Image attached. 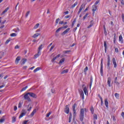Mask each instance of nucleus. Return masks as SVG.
Instances as JSON below:
<instances>
[{"instance_id":"obj_57","label":"nucleus","mask_w":124,"mask_h":124,"mask_svg":"<svg viewBox=\"0 0 124 124\" xmlns=\"http://www.w3.org/2000/svg\"><path fill=\"white\" fill-rule=\"evenodd\" d=\"M88 66H86L84 69V72H86L87 71H88Z\"/></svg>"},{"instance_id":"obj_37","label":"nucleus","mask_w":124,"mask_h":124,"mask_svg":"<svg viewBox=\"0 0 124 124\" xmlns=\"http://www.w3.org/2000/svg\"><path fill=\"white\" fill-rule=\"evenodd\" d=\"M38 35H39V34L38 33H37L35 34L34 35H33L32 37L33 38H36V37H37L38 36Z\"/></svg>"},{"instance_id":"obj_16","label":"nucleus","mask_w":124,"mask_h":124,"mask_svg":"<svg viewBox=\"0 0 124 124\" xmlns=\"http://www.w3.org/2000/svg\"><path fill=\"white\" fill-rule=\"evenodd\" d=\"M108 87H111V78H108Z\"/></svg>"},{"instance_id":"obj_1","label":"nucleus","mask_w":124,"mask_h":124,"mask_svg":"<svg viewBox=\"0 0 124 124\" xmlns=\"http://www.w3.org/2000/svg\"><path fill=\"white\" fill-rule=\"evenodd\" d=\"M84 109L81 108L80 111V115H79V118L81 122H83L84 121Z\"/></svg>"},{"instance_id":"obj_55","label":"nucleus","mask_w":124,"mask_h":124,"mask_svg":"<svg viewBox=\"0 0 124 124\" xmlns=\"http://www.w3.org/2000/svg\"><path fill=\"white\" fill-rule=\"evenodd\" d=\"M101 105L102 106L103 105V99L101 98Z\"/></svg>"},{"instance_id":"obj_10","label":"nucleus","mask_w":124,"mask_h":124,"mask_svg":"<svg viewBox=\"0 0 124 124\" xmlns=\"http://www.w3.org/2000/svg\"><path fill=\"white\" fill-rule=\"evenodd\" d=\"M65 113H66V114H69V108L68 107V105H66L65 106V109L64 110Z\"/></svg>"},{"instance_id":"obj_38","label":"nucleus","mask_w":124,"mask_h":124,"mask_svg":"<svg viewBox=\"0 0 124 124\" xmlns=\"http://www.w3.org/2000/svg\"><path fill=\"white\" fill-rule=\"evenodd\" d=\"M62 29H63V27H62L59 28L58 29L56 30V32H59L61 31V30H62Z\"/></svg>"},{"instance_id":"obj_9","label":"nucleus","mask_w":124,"mask_h":124,"mask_svg":"<svg viewBox=\"0 0 124 124\" xmlns=\"http://www.w3.org/2000/svg\"><path fill=\"white\" fill-rule=\"evenodd\" d=\"M26 110L23 109L22 113H21V114L20 115L19 117V119H21V118H23V117H24V116L26 115Z\"/></svg>"},{"instance_id":"obj_7","label":"nucleus","mask_w":124,"mask_h":124,"mask_svg":"<svg viewBox=\"0 0 124 124\" xmlns=\"http://www.w3.org/2000/svg\"><path fill=\"white\" fill-rule=\"evenodd\" d=\"M92 9L93 12V15H94V13H95V11H96V9H97V6H95V5H93Z\"/></svg>"},{"instance_id":"obj_30","label":"nucleus","mask_w":124,"mask_h":124,"mask_svg":"<svg viewBox=\"0 0 124 124\" xmlns=\"http://www.w3.org/2000/svg\"><path fill=\"white\" fill-rule=\"evenodd\" d=\"M39 27V23L36 24L35 26L33 27L34 30H36L37 28Z\"/></svg>"},{"instance_id":"obj_46","label":"nucleus","mask_w":124,"mask_h":124,"mask_svg":"<svg viewBox=\"0 0 124 124\" xmlns=\"http://www.w3.org/2000/svg\"><path fill=\"white\" fill-rule=\"evenodd\" d=\"M31 11H28L27 13L26 14V15H25V17L27 18V17H28V16H29V14H30Z\"/></svg>"},{"instance_id":"obj_27","label":"nucleus","mask_w":124,"mask_h":124,"mask_svg":"<svg viewBox=\"0 0 124 124\" xmlns=\"http://www.w3.org/2000/svg\"><path fill=\"white\" fill-rule=\"evenodd\" d=\"M23 105V102L20 101L18 103V108H21L22 107V106Z\"/></svg>"},{"instance_id":"obj_19","label":"nucleus","mask_w":124,"mask_h":124,"mask_svg":"<svg viewBox=\"0 0 124 124\" xmlns=\"http://www.w3.org/2000/svg\"><path fill=\"white\" fill-rule=\"evenodd\" d=\"M9 10V7H7V8L4 10V11L1 13V15H3V14L6 13V12H7V11H8Z\"/></svg>"},{"instance_id":"obj_50","label":"nucleus","mask_w":124,"mask_h":124,"mask_svg":"<svg viewBox=\"0 0 124 124\" xmlns=\"http://www.w3.org/2000/svg\"><path fill=\"white\" fill-rule=\"evenodd\" d=\"M60 20V18H57L56 19V25H58Z\"/></svg>"},{"instance_id":"obj_52","label":"nucleus","mask_w":124,"mask_h":124,"mask_svg":"<svg viewBox=\"0 0 124 124\" xmlns=\"http://www.w3.org/2000/svg\"><path fill=\"white\" fill-rule=\"evenodd\" d=\"M56 60H57V57H56L53 58L52 59V60H51V62H55V61H56Z\"/></svg>"},{"instance_id":"obj_42","label":"nucleus","mask_w":124,"mask_h":124,"mask_svg":"<svg viewBox=\"0 0 124 124\" xmlns=\"http://www.w3.org/2000/svg\"><path fill=\"white\" fill-rule=\"evenodd\" d=\"M93 118L94 120H97V115L96 114H94L93 115Z\"/></svg>"},{"instance_id":"obj_54","label":"nucleus","mask_w":124,"mask_h":124,"mask_svg":"<svg viewBox=\"0 0 124 124\" xmlns=\"http://www.w3.org/2000/svg\"><path fill=\"white\" fill-rule=\"evenodd\" d=\"M115 51L116 52V53H119V49L118 48H115Z\"/></svg>"},{"instance_id":"obj_45","label":"nucleus","mask_w":124,"mask_h":124,"mask_svg":"<svg viewBox=\"0 0 124 124\" xmlns=\"http://www.w3.org/2000/svg\"><path fill=\"white\" fill-rule=\"evenodd\" d=\"M5 121V119H4V118L0 119V124H2V123H3Z\"/></svg>"},{"instance_id":"obj_3","label":"nucleus","mask_w":124,"mask_h":124,"mask_svg":"<svg viewBox=\"0 0 124 124\" xmlns=\"http://www.w3.org/2000/svg\"><path fill=\"white\" fill-rule=\"evenodd\" d=\"M103 59H101V68H100V74L101 76H103Z\"/></svg>"},{"instance_id":"obj_51","label":"nucleus","mask_w":124,"mask_h":124,"mask_svg":"<svg viewBox=\"0 0 124 124\" xmlns=\"http://www.w3.org/2000/svg\"><path fill=\"white\" fill-rule=\"evenodd\" d=\"M99 0H97L96 2H95V3H94V5H95V6H96V5H97V4H98V3H99Z\"/></svg>"},{"instance_id":"obj_23","label":"nucleus","mask_w":124,"mask_h":124,"mask_svg":"<svg viewBox=\"0 0 124 124\" xmlns=\"http://www.w3.org/2000/svg\"><path fill=\"white\" fill-rule=\"evenodd\" d=\"M31 104H29L27 106V111H29V112H30V111H31Z\"/></svg>"},{"instance_id":"obj_12","label":"nucleus","mask_w":124,"mask_h":124,"mask_svg":"<svg viewBox=\"0 0 124 124\" xmlns=\"http://www.w3.org/2000/svg\"><path fill=\"white\" fill-rule=\"evenodd\" d=\"M69 31H70V28H68L65 31H64L62 33V35L63 36L65 34H66V33H68V32Z\"/></svg>"},{"instance_id":"obj_34","label":"nucleus","mask_w":124,"mask_h":124,"mask_svg":"<svg viewBox=\"0 0 124 124\" xmlns=\"http://www.w3.org/2000/svg\"><path fill=\"white\" fill-rule=\"evenodd\" d=\"M27 60L26 58L23 59V62H22V64H25L26 63V62H27Z\"/></svg>"},{"instance_id":"obj_29","label":"nucleus","mask_w":124,"mask_h":124,"mask_svg":"<svg viewBox=\"0 0 124 124\" xmlns=\"http://www.w3.org/2000/svg\"><path fill=\"white\" fill-rule=\"evenodd\" d=\"M42 48H43V45H41L39 47H38V51L40 52V50H42Z\"/></svg>"},{"instance_id":"obj_8","label":"nucleus","mask_w":124,"mask_h":124,"mask_svg":"<svg viewBox=\"0 0 124 124\" xmlns=\"http://www.w3.org/2000/svg\"><path fill=\"white\" fill-rule=\"evenodd\" d=\"M86 6V5L85 4H82L79 8V10L78 13V15H79V14H80V13H81V12L82 11V10H83V8H85V6Z\"/></svg>"},{"instance_id":"obj_20","label":"nucleus","mask_w":124,"mask_h":124,"mask_svg":"<svg viewBox=\"0 0 124 124\" xmlns=\"http://www.w3.org/2000/svg\"><path fill=\"white\" fill-rule=\"evenodd\" d=\"M80 95L81 97H82V99H84V92H83L82 90H81L80 91Z\"/></svg>"},{"instance_id":"obj_25","label":"nucleus","mask_w":124,"mask_h":124,"mask_svg":"<svg viewBox=\"0 0 124 124\" xmlns=\"http://www.w3.org/2000/svg\"><path fill=\"white\" fill-rule=\"evenodd\" d=\"M35 113H36V109H34L33 110V111L31 114V117H33V116L34 115V114H35Z\"/></svg>"},{"instance_id":"obj_56","label":"nucleus","mask_w":124,"mask_h":124,"mask_svg":"<svg viewBox=\"0 0 124 124\" xmlns=\"http://www.w3.org/2000/svg\"><path fill=\"white\" fill-rule=\"evenodd\" d=\"M93 111H94L93 108H91V111L92 114H93Z\"/></svg>"},{"instance_id":"obj_53","label":"nucleus","mask_w":124,"mask_h":124,"mask_svg":"<svg viewBox=\"0 0 124 124\" xmlns=\"http://www.w3.org/2000/svg\"><path fill=\"white\" fill-rule=\"evenodd\" d=\"M114 83L117 85V86H120V83L118 81H114Z\"/></svg>"},{"instance_id":"obj_11","label":"nucleus","mask_w":124,"mask_h":124,"mask_svg":"<svg viewBox=\"0 0 124 124\" xmlns=\"http://www.w3.org/2000/svg\"><path fill=\"white\" fill-rule=\"evenodd\" d=\"M112 62L114 68H116L117 67V62H116V59H115V58H112Z\"/></svg>"},{"instance_id":"obj_22","label":"nucleus","mask_w":124,"mask_h":124,"mask_svg":"<svg viewBox=\"0 0 124 124\" xmlns=\"http://www.w3.org/2000/svg\"><path fill=\"white\" fill-rule=\"evenodd\" d=\"M119 41L121 42V43H123L124 40H123V36L122 35H120L119 37Z\"/></svg>"},{"instance_id":"obj_15","label":"nucleus","mask_w":124,"mask_h":124,"mask_svg":"<svg viewBox=\"0 0 124 124\" xmlns=\"http://www.w3.org/2000/svg\"><path fill=\"white\" fill-rule=\"evenodd\" d=\"M20 59H21V57L20 56L17 57L15 61L16 64H18V63H19V61H20Z\"/></svg>"},{"instance_id":"obj_41","label":"nucleus","mask_w":124,"mask_h":124,"mask_svg":"<svg viewBox=\"0 0 124 124\" xmlns=\"http://www.w3.org/2000/svg\"><path fill=\"white\" fill-rule=\"evenodd\" d=\"M11 40V39L9 38L8 40H6V41L5 43V44H7L8 43H9V42H10Z\"/></svg>"},{"instance_id":"obj_49","label":"nucleus","mask_w":124,"mask_h":124,"mask_svg":"<svg viewBox=\"0 0 124 124\" xmlns=\"http://www.w3.org/2000/svg\"><path fill=\"white\" fill-rule=\"evenodd\" d=\"M23 124H29V120L24 121Z\"/></svg>"},{"instance_id":"obj_5","label":"nucleus","mask_w":124,"mask_h":124,"mask_svg":"<svg viewBox=\"0 0 124 124\" xmlns=\"http://www.w3.org/2000/svg\"><path fill=\"white\" fill-rule=\"evenodd\" d=\"M77 107V104L76 103L74 104L73 106V110L74 112V117H75L76 116V107Z\"/></svg>"},{"instance_id":"obj_21","label":"nucleus","mask_w":124,"mask_h":124,"mask_svg":"<svg viewBox=\"0 0 124 124\" xmlns=\"http://www.w3.org/2000/svg\"><path fill=\"white\" fill-rule=\"evenodd\" d=\"M93 20H91L90 21V25L87 27L88 29H90V28H92V27H93Z\"/></svg>"},{"instance_id":"obj_31","label":"nucleus","mask_w":124,"mask_h":124,"mask_svg":"<svg viewBox=\"0 0 124 124\" xmlns=\"http://www.w3.org/2000/svg\"><path fill=\"white\" fill-rule=\"evenodd\" d=\"M88 15H89V14L86 13V15L83 16V21H85V20H86V18L88 17Z\"/></svg>"},{"instance_id":"obj_28","label":"nucleus","mask_w":124,"mask_h":124,"mask_svg":"<svg viewBox=\"0 0 124 124\" xmlns=\"http://www.w3.org/2000/svg\"><path fill=\"white\" fill-rule=\"evenodd\" d=\"M41 68L40 67H37L35 70H34L33 72L35 73V72H37V71L40 70Z\"/></svg>"},{"instance_id":"obj_17","label":"nucleus","mask_w":124,"mask_h":124,"mask_svg":"<svg viewBox=\"0 0 124 124\" xmlns=\"http://www.w3.org/2000/svg\"><path fill=\"white\" fill-rule=\"evenodd\" d=\"M104 46L105 47V52L106 53L107 52V44L106 41L104 42Z\"/></svg>"},{"instance_id":"obj_2","label":"nucleus","mask_w":124,"mask_h":124,"mask_svg":"<svg viewBox=\"0 0 124 124\" xmlns=\"http://www.w3.org/2000/svg\"><path fill=\"white\" fill-rule=\"evenodd\" d=\"M110 63H111V60L110 59V56L108 55L107 69H108V70H110V69H111V68L110 67Z\"/></svg>"},{"instance_id":"obj_13","label":"nucleus","mask_w":124,"mask_h":124,"mask_svg":"<svg viewBox=\"0 0 124 124\" xmlns=\"http://www.w3.org/2000/svg\"><path fill=\"white\" fill-rule=\"evenodd\" d=\"M83 91L84 92V93L85 95H88V89H87V87H84L83 88Z\"/></svg>"},{"instance_id":"obj_36","label":"nucleus","mask_w":124,"mask_h":124,"mask_svg":"<svg viewBox=\"0 0 124 124\" xmlns=\"http://www.w3.org/2000/svg\"><path fill=\"white\" fill-rule=\"evenodd\" d=\"M114 95L116 98H119V97H120V94L118 93H115Z\"/></svg>"},{"instance_id":"obj_60","label":"nucleus","mask_w":124,"mask_h":124,"mask_svg":"<svg viewBox=\"0 0 124 124\" xmlns=\"http://www.w3.org/2000/svg\"><path fill=\"white\" fill-rule=\"evenodd\" d=\"M13 122H16V118L15 117L13 118Z\"/></svg>"},{"instance_id":"obj_39","label":"nucleus","mask_w":124,"mask_h":124,"mask_svg":"<svg viewBox=\"0 0 124 124\" xmlns=\"http://www.w3.org/2000/svg\"><path fill=\"white\" fill-rule=\"evenodd\" d=\"M71 52V50H65L63 52L64 54H68V53H70Z\"/></svg>"},{"instance_id":"obj_62","label":"nucleus","mask_w":124,"mask_h":124,"mask_svg":"<svg viewBox=\"0 0 124 124\" xmlns=\"http://www.w3.org/2000/svg\"><path fill=\"white\" fill-rule=\"evenodd\" d=\"M14 111H16L17 110V106H15L14 108Z\"/></svg>"},{"instance_id":"obj_63","label":"nucleus","mask_w":124,"mask_h":124,"mask_svg":"<svg viewBox=\"0 0 124 124\" xmlns=\"http://www.w3.org/2000/svg\"><path fill=\"white\" fill-rule=\"evenodd\" d=\"M121 116H122V117H123L124 118V112H122Z\"/></svg>"},{"instance_id":"obj_40","label":"nucleus","mask_w":124,"mask_h":124,"mask_svg":"<svg viewBox=\"0 0 124 124\" xmlns=\"http://www.w3.org/2000/svg\"><path fill=\"white\" fill-rule=\"evenodd\" d=\"M77 4H78V3L77 2H76L74 4L72 5V8H74V7L76 6Z\"/></svg>"},{"instance_id":"obj_48","label":"nucleus","mask_w":124,"mask_h":124,"mask_svg":"<svg viewBox=\"0 0 124 124\" xmlns=\"http://www.w3.org/2000/svg\"><path fill=\"white\" fill-rule=\"evenodd\" d=\"M55 48V46L53 45L51 46V48L49 49L50 52L52 51V50H53Z\"/></svg>"},{"instance_id":"obj_35","label":"nucleus","mask_w":124,"mask_h":124,"mask_svg":"<svg viewBox=\"0 0 124 124\" xmlns=\"http://www.w3.org/2000/svg\"><path fill=\"white\" fill-rule=\"evenodd\" d=\"M52 114V111H49L48 113L46 114V118H48L50 116V115Z\"/></svg>"},{"instance_id":"obj_47","label":"nucleus","mask_w":124,"mask_h":124,"mask_svg":"<svg viewBox=\"0 0 124 124\" xmlns=\"http://www.w3.org/2000/svg\"><path fill=\"white\" fill-rule=\"evenodd\" d=\"M14 31H15V32H18V31H20V30L19 29V28H17L16 29H14Z\"/></svg>"},{"instance_id":"obj_58","label":"nucleus","mask_w":124,"mask_h":124,"mask_svg":"<svg viewBox=\"0 0 124 124\" xmlns=\"http://www.w3.org/2000/svg\"><path fill=\"white\" fill-rule=\"evenodd\" d=\"M19 48L20 47L18 45L16 46L15 47V49H19Z\"/></svg>"},{"instance_id":"obj_61","label":"nucleus","mask_w":124,"mask_h":124,"mask_svg":"<svg viewBox=\"0 0 124 124\" xmlns=\"http://www.w3.org/2000/svg\"><path fill=\"white\" fill-rule=\"evenodd\" d=\"M51 93H55V89H51Z\"/></svg>"},{"instance_id":"obj_43","label":"nucleus","mask_w":124,"mask_h":124,"mask_svg":"<svg viewBox=\"0 0 124 124\" xmlns=\"http://www.w3.org/2000/svg\"><path fill=\"white\" fill-rule=\"evenodd\" d=\"M27 89H28V86H26L25 87L23 88L21 92H23V91H26V90H27Z\"/></svg>"},{"instance_id":"obj_4","label":"nucleus","mask_w":124,"mask_h":124,"mask_svg":"<svg viewBox=\"0 0 124 124\" xmlns=\"http://www.w3.org/2000/svg\"><path fill=\"white\" fill-rule=\"evenodd\" d=\"M24 97L25 100H28V101H29V102H31V98L29 96V94H28V93L24 95Z\"/></svg>"},{"instance_id":"obj_64","label":"nucleus","mask_w":124,"mask_h":124,"mask_svg":"<svg viewBox=\"0 0 124 124\" xmlns=\"http://www.w3.org/2000/svg\"><path fill=\"white\" fill-rule=\"evenodd\" d=\"M69 17H70V16L68 15L65 16V18H66V19H68V18H69Z\"/></svg>"},{"instance_id":"obj_24","label":"nucleus","mask_w":124,"mask_h":124,"mask_svg":"<svg viewBox=\"0 0 124 124\" xmlns=\"http://www.w3.org/2000/svg\"><path fill=\"white\" fill-rule=\"evenodd\" d=\"M65 60V59L64 58L62 59L59 62V64H62V63H63V62H64Z\"/></svg>"},{"instance_id":"obj_33","label":"nucleus","mask_w":124,"mask_h":124,"mask_svg":"<svg viewBox=\"0 0 124 124\" xmlns=\"http://www.w3.org/2000/svg\"><path fill=\"white\" fill-rule=\"evenodd\" d=\"M75 23H76V18H75L72 22V28H73V27H74V24H75Z\"/></svg>"},{"instance_id":"obj_59","label":"nucleus","mask_w":124,"mask_h":124,"mask_svg":"<svg viewBox=\"0 0 124 124\" xmlns=\"http://www.w3.org/2000/svg\"><path fill=\"white\" fill-rule=\"evenodd\" d=\"M71 119H72V118H71V117H69V123L71 122Z\"/></svg>"},{"instance_id":"obj_26","label":"nucleus","mask_w":124,"mask_h":124,"mask_svg":"<svg viewBox=\"0 0 124 124\" xmlns=\"http://www.w3.org/2000/svg\"><path fill=\"white\" fill-rule=\"evenodd\" d=\"M67 72H68V69H65V70H63L61 72V74H64V73H67Z\"/></svg>"},{"instance_id":"obj_44","label":"nucleus","mask_w":124,"mask_h":124,"mask_svg":"<svg viewBox=\"0 0 124 124\" xmlns=\"http://www.w3.org/2000/svg\"><path fill=\"white\" fill-rule=\"evenodd\" d=\"M16 35H17V34H16L15 33H13L10 34V36H12V37L16 36Z\"/></svg>"},{"instance_id":"obj_14","label":"nucleus","mask_w":124,"mask_h":124,"mask_svg":"<svg viewBox=\"0 0 124 124\" xmlns=\"http://www.w3.org/2000/svg\"><path fill=\"white\" fill-rule=\"evenodd\" d=\"M40 55H41V52L38 51L37 54H35L34 57L35 59H36L37 58H38L40 56Z\"/></svg>"},{"instance_id":"obj_18","label":"nucleus","mask_w":124,"mask_h":124,"mask_svg":"<svg viewBox=\"0 0 124 124\" xmlns=\"http://www.w3.org/2000/svg\"><path fill=\"white\" fill-rule=\"evenodd\" d=\"M109 105V102H108V99H105V105L107 108H108V105Z\"/></svg>"},{"instance_id":"obj_32","label":"nucleus","mask_w":124,"mask_h":124,"mask_svg":"<svg viewBox=\"0 0 124 124\" xmlns=\"http://www.w3.org/2000/svg\"><path fill=\"white\" fill-rule=\"evenodd\" d=\"M93 84V78H91L90 79V88H92V85Z\"/></svg>"},{"instance_id":"obj_6","label":"nucleus","mask_w":124,"mask_h":124,"mask_svg":"<svg viewBox=\"0 0 124 124\" xmlns=\"http://www.w3.org/2000/svg\"><path fill=\"white\" fill-rule=\"evenodd\" d=\"M28 94H29V95L33 98H36L37 97V95H36V94L34 93H28Z\"/></svg>"}]
</instances>
